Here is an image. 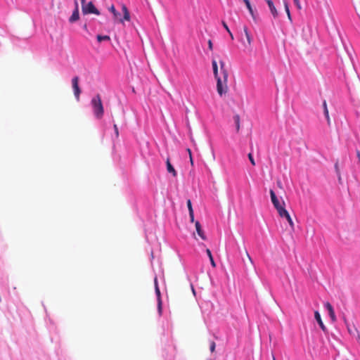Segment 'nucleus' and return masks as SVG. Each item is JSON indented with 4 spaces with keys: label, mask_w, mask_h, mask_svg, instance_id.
Instances as JSON below:
<instances>
[{
    "label": "nucleus",
    "mask_w": 360,
    "mask_h": 360,
    "mask_svg": "<svg viewBox=\"0 0 360 360\" xmlns=\"http://www.w3.org/2000/svg\"><path fill=\"white\" fill-rule=\"evenodd\" d=\"M220 65V74L218 72V65L217 60L213 58L212 60V65L214 77L217 79V90L220 96L226 94L228 91L227 81H228V71L225 68V63L223 60H219Z\"/></svg>",
    "instance_id": "nucleus-1"
},
{
    "label": "nucleus",
    "mask_w": 360,
    "mask_h": 360,
    "mask_svg": "<svg viewBox=\"0 0 360 360\" xmlns=\"http://www.w3.org/2000/svg\"><path fill=\"white\" fill-rule=\"evenodd\" d=\"M75 10L72 12V15L69 18L70 22H75L79 18V6L77 1L75 2Z\"/></svg>",
    "instance_id": "nucleus-9"
},
{
    "label": "nucleus",
    "mask_w": 360,
    "mask_h": 360,
    "mask_svg": "<svg viewBox=\"0 0 360 360\" xmlns=\"http://www.w3.org/2000/svg\"><path fill=\"white\" fill-rule=\"evenodd\" d=\"M326 309L328 311L329 316L332 320L333 322H335L337 319L336 316L335 314L334 309L332 307V305L329 302H326L324 304Z\"/></svg>",
    "instance_id": "nucleus-12"
},
{
    "label": "nucleus",
    "mask_w": 360,
    "mask_h": 360,
    "mask_svg": "<svg viewBox=\"0 0 360 360\" xmlns=\"http://www.w3.org/2000/svg\"><path fill=\"white\" fill-rule=\"evenodd\" d=\"M243 30H244V33H245V35L246 37L248 45H251V44H252V37L250 36V32L248 31V27L246 26H245L243 27Z\"/></svg>",
    "instance_id": "nucleus-17"
},
{
    "label": "nucleus",
    "mask_w": 360,
    "mask_h": 360,
    "mask_svg": "<svg viewBox=\"0 0 360 360\" xmlns=\"http://www.w3.org/2000/svg\"><path fill=\"white\" fill-rule=\"evenodd\" d=\"M187 206H188V209L189 213L190 212L192 213L193 212V207H192L191 200H187Z\"/></svg>",
    "instance_id": "nucleus-24"
},
{
    "label": "nucleus",
    "mask_w": 360,
    "mask_h": 360,
    "mask_svg": "<svg viewBox=\"0 0 360 360\" xmlns=\"http://www.w3.org/2000/svg\"><path fill=\"white\" fill-rule=\"evenodd\" d=\"M113 128H114V130H115V136H116L117 138H118L119 137V130H118V128H117V126L116 124H114Z\"/></svg>",
    "instance_id": "nucleus-28"
},
{
    "label": "nucleus",
    "mask_w": 360,
    "mask_h": 360,
    "mask_svg": "<svg viewBox=\"0 0 360 360\" xmlns=\"http://www.w3.org/2000/svg\"><path fill=\"white\" fill-rule=\"evenodd\" d=\"M81 1V4H82V6H83V5H85V2L86 1L85 0H80Z\"/></svg>",
    "instance_id": "nucleus-33"
},
{
    "label": "nucleus",
    "mask_w": 360,
    "mask_h": 360,
    "mask_svg": "<svg viewBox=\"0 0 360 360\" xmlns=\"http://www.w3.org/2000/svg\"><path fill=\"white\" fill-rule=\"evenodd\" d=\"M215 347H216V344L214 341H212L211 343H210V351L211 352H214V350H215Z\"/></svg>",
    "instance_id": "nucleus-27"
},
{
    "label": "nucleus",
    "mask_w": 360,
    "mask_h": 360,
    "mask_svg": "<svg viewBox=\"0 0 360 360\" xmlns=\"http://www.w3.org/2000/svg\"><path fill=\"white\" fill-rule=\"evenodd\" d=\"M189 217L191 222H194V214L193 212L189 213Z\"/></svg>",
    "instance_id": "nucleus-30"
},
{
    "label": "nucleus",
    "mask_w": 360,
    "mask_h": 360,
    "mask_svg": "<svg viewBox=\"0 0 360 360\" xmlns=\"http://www.w3.org/2000/svg\"><path fill=\"white\" fill-rule=\"evenodd\" d=\"M93 108V112L97 119H101L103 116L104 108L102 103L101 98L99 94H97L91 101Z\"/></svg>",
    "instance_id": "nucleus-2"
},
{
    "label": "nucleus",
    "mask_w": 360,
    "mask_h": 360,
    "mask_svg": "<svg viewBox=\"0 0 360 360\" xmlns=\"http://www.w3.org/2000/svg\"><path fill=\"white\" fill-rule=\"evenodd\" d=\"M314 318L316 320V321L318 322V323H319L320 328H321V330L323 332H326L327 331V328H326V326L323 324V323L322 321V319H321V315H320V314H319V312L318 311H316L314 312Z\"/></svg>",
    "instance_id": "nucleus-13"
},
{
    "label": "nucleus",
    "mask_w": 360,
    "mask_h": 360,
    "mask_svg": "<svg viewBox=\"0 0 360 360\" xmlns=\"http://www.w3.org/2000/svg\"><path fill=\"white\" fill-rule=\"evenodd\" d=\"M98 42H101L103 41H110V37L108 35H97L96 37Z\"/></svg>",
    "instance_id": "nucleus-21"
},
{
    "label": "nucleus",
    "mask_w": 360,
    "mask_h": 360,
    "mask_svg": "<svg viewBox=\"0 0 360 360\" xmlns=\"http://www.w3.org/2000/svg\"><path fill=\"white\" fill-rule=\"evenodd\" d=\"M281 217H284L287 219L290 226L292 229H294V223L292 221V219H291L288 212L285 209L284 210H282L281 213L278 214Z\"/></svg>",
    "instance_id": "nucleus-10"
},
{
    "label": "nucleus",
    "mask_w": 360,
    "mask_h": 360,
    "mask_svg": "<svg viewBox=\"0 0 360 360\" xmlns=\"http://www.w3.org/2000/svg\"><path fill=\"white\" fill-rule=\"evenodd\" d=\"M82 11L83 14L87 15V14H95L96 15H100L99 11L95 7L93 2L90 1L87 4L83 5L82 6Z\"/></svg>",
    "instance_id": "nucleus-6"
},
{
    "label": "nucleus",
    "mask_w": 360,
    "mask_h": 360,
    "mask_svg": "<svg viewBox=\"0 0 360 360\" xmlns=\"http://www.w3.org/2000/svg\"><path fill=\"white\" fill-rule=\"evenodd\" d=\"M247 255H248V259H250V261L251 262H252V259H251L250 256L249 255V254H248V252H247Z\"/></svg>",
    "instance_id": "nucleus-35"
},
{
    "label": "nucleus",
    "mask_w": 360,
    "mask_h": 360,
    "mask_svg": "<svg viewBox=\"0 0 360 360\" xmlns=\"http://www.w3.org/2000/svg\"><path fill=\"white\" fill-rule=\"evenodd\" d=\"M195 226L196 231L198 236L204 240L207 239L206 236L204 233L203 230L202 229L201 225L198 221H195Z\"/></svg>",
    "instance_id": "nucleus-14"
},
{
    "label": "nucleus",
    "mask_w": 360,
    "mask_h": 360,
    "mask_svg": "<svg viewBox=\"0 0 360 360\" xmlns=\"http://www.w3.org/2000/svg\"><path fill=\"white\" fill-rule=\"evenodd\" d=\"M273 359H274V360H276L274 356L273 357Z\"/></svg>",
    "instance_id": "nucleus-37"
},
{
    "label": "nucleus",
    "mask_w": 360,
    "mask_h": 360,
    "mask_svg": "<svg viewBox=\"0 0 360 360\" xmlns=\"http://www.w3.org/2000/svg\"><path fill=\"white\" fill-rule=\"evenodd\" d=\"M293 1H294V4H295L296 7L297 8V9L301 10L302 6H301L300 0H293Z\"/></svg>",
    "instance_id": "nucleus-26"
},
{
    "label": "nucleus",
    "mask_w": 360,
    "mask_h": 360,
    "mask_svg": "<svg viewBox=\"0 0 360 360\" xmlns=\"http://www.w3.org/2000/svg\"><path fill=\"white\" fill-rule=\"evenodd\" d=\"M72 89H73V91H74V94L77 98V100H79V95H80V93H81V90H80V88L79 86V77H75L72 78Z\"/></svg>",
    "instance_id": "nucleus-7"
},
{
    "label": "nucleus",
    "mask_w": 360,
    "mask_h": 360,
    "mask_svg": "<svg viewBox=\"0 0 360 360\" xmlns=\"http://www.w3.org/2000/svg\"><path fill=\"white\" fill-rule=\"evenodd\" d=\"M281 182H278V186H281Z\"/></svg>",
    "instance_id": "nucleus-36"
},
{
    "label": "nucleus",
    "mask_w": 360,
    "mask_h": 360,
    "mask_svg": "<svg viewBox=\"0 0 360 360\" xmlns=\"http://www.w3.org/2000/svg\"><path fill=\"white\" fill-rule=\"evenodd\" d=\"M356 155L359 160V163L360 164V150L359 149L356 150Z\"/></svg>",
    "instance_id": "nucleus-31"
},
{
    "label": "nucleus",
    "mask_w": 360,
    "mask_h": 360,
    "mask_svg": "<svg viewBox=\"0 0 360 360\" xmlns=\"http://www.w3.org/2000/svg\"><path fill=\"white\" fill-rule=\"evenodd\" d=\"M207 44H208L209 49L212 51L213 49V44H212V40L209 39L207 41Z\"/></svg>",
    "instance_id": "nucleus-29"
},
{
    "label": "nucleus",
    "mask_w": 360,
    "mask_h": 360,
    "mask_svg": "<svg viewBox=\"0 0 360 360\" xmlns=\"http://www.w3.org/2000/svg\"><path fill=\"white\" fill-rule=\"evenodd\" d=\"M190 162H191V164L193 165V161L192 156L190 157Z\"/></svg>",
    "instance_id": "nucleus-34"
},
{
    "label": "nucleus",
    "mask_w": 360,
    "mask_h": 360,
    "mask_svg": "<svg viewBox=\"0 0 360 360\" xmlns=\"http://www.w3.org/2000/svg\"><path fill=\"white\" fill-rule=\"evenodd\" d=\"M187 152H188V155H189V157L192 156V155H191V149H190V148H187Z\"/></svg>",
    "instance_id": "nucleus-32"
},
{
    "label": "nucleus",
    "mask_w": 360,
    "mask_h": 360,
    "mask_svg": "<svg viewBox=\"0 0 360 360\" xmlns=\"http://www.w3.org/2000/svg\"><path fill=\"white\" fill-rule=\"evenodd\" d=\"M270 196H271V202L278 214L281 213L282 212V210H284L285 209V202L283 200L280 202L278 200L276 193H274V191L273 190H270Z\"/></svg>",
    "instance_id": "nucleus-4"
},
{
    "label": "nucleus",
    "mask_w": 360,
    "mask_h": 360,
    "mask_svg": "<svg viewBox=\"0 0 360 360\" xmlns=\"http://www.w3.org/2000/svg\"><path fill=\"white\" fill-rule=\"evenodd\" d=\"M166 165H167V172L169 173H171L173 176H174V177L176 176V175H177L175 169L174 168V167L172 165L169 158H167V160L166 161Z\"/></svg>",
    "instance_id": "nucleus-15"
},
{
    "label": "nucleus",
    "mask_w": 360,
    "mask_h": 360,
    "mask_svg": "<svg viewBox=\"0 0 360 360\" xmlns=\"http://www.w3.org/2000/svg\"><path fill=\"white\" fill-rule=\"evenodd\" d=\"M155 291L157 296L158 312L159 316L162 314V301L161 298V292L158 286V278L155 277L154 279Z\"/></svg>",
    "instance_id": "nucleus-5"
},
{
    "label": "nucleus",
    "mask_w": 360,
    "mask_h": 360,
    "mask_svg": "<svg viewBox=\"0 0 360 360\" xmlns=\"http://www.w3.org/2000/svg\"><path fill=\"white\" fill-rule=\"evenodd\" d=\"M283 6H284L285 11L286 12L288 18L291 22L292 21V18H291L290 9H289L288 2L287 0H283Z\"/></svg>",
    "instance_id": "nucleus-16"
},
{
    "label": "nucleus",
    "mask_w": 360,
    "mask_h": 360,
    "mask_svg": "<svg viewBox=\"0 0 360 360\" xmlns=\"http://www.w3.org/2000/svg\"><path fill=\"white\" fill-rule=\"evenodd\" d=\"M122 12L124 14L123 18H121L120 13L116 11L114 5H112L109 7L108 10L113 14L114 20L117 22L123 23L124 20L129 21L130 20V14L127 8V6L123 4L122 6Z\"/></svg>",
    "instance_id": "nucleus-3"
},
{
    "label": "nucleus",
    "mask_w": 360,
    "mask_h": 360,
    "mask_svg": "<svg viewBox=\"0 0 360 360\" xmlns=\"http://www.w3.org/2000/svg\"><path fill=\"white\" fill-rule=\"evenodd\" d=\"M265 1H266V2L267 3V0H265Z\"/></svg>",
    "instance_id": "nucleus-38"
},
{
    "label": "nucleus",
    "mask_w": 360,
    "mask_h": 360,
    "mask_svg": "<svg viewBox=\"0 0 360 360\" xmlns=\"http://www.w3.org/2000/svg\"><path fill=\"white\" fill-rule=\"evenodd\" d=\"M206 253H207V256H208V257L210 259V263H211L212 266L213 267H215L216 266V264H215V262L214 261V259H213V257H212V252H211L210 250V249H207L206 250Z\"/></svg>",
    "instance_id": "nucleus-20"
},
{
    "label": "nucleus",
    "mask_w": 360,
    "mask_h": 360,
    "mask_svg": "<svg viewBox=\"0 0 360 360\" xmlns=\"http://www.w3.org/2000/svg\"><path fill=\"white\" fill-rule=\"evenodd\" d=\"M335 169L336 173L338 175L339 180H340L341 178H340V169H339L338 162H336L335 164Z\"/></svg>",
    "instance_id": "nucleus-25"
},
{
    "label": "nucleus",
    "mask_w": 360,
    "mask_h": 360,
    "mask_svg": "<svg viewBox=\"0 0 360 360\" xmlns=\"http://www.w3.org/2000/svg\"><path fill=\"white\" fill-rule=\"evenodd\" d=\"M222 25H223L224 27L225 28V30H226V32H229V35H230V37H231V39H233V34H232V33H231V32L230 31V30H229V28L228 25H226V23L225 22H224V21H223V22H222Z\"/></svg>",
    "instance_id": "nucleus-22"
},
{
    "label": "nucleus",
    "mask_w": 360,
    "mask_h": 360,
    "mask_svg": "<svg viewBox=\"0 0 360 360\" xmlns=\"http://www.w3.org/2000/svg\"><path fill=\"white\" fill-rule=\"evenodd\" d=\"M243 2L245 3L250 15L252 16V20L255 22H257V20H258V16L255 13V11L253 10L252 6H251V4H250V0H243Z\"/></svg>",
    "instance_id": "nucleus-8"
},
{
    "label": "nucleus",
    "mask_w": 360,
    "mask_h": 360,
    "mask_svg": "<svg viewBox=\"0 0 360 360\" xmlns=\"http://www.w3.org/2000/svg\"><path fill=\"white\" fill-rule=\"evenodd\" d=\"M233 120H234V122H235V124H236V131L237 132L239 131L240 130V116L239 115H235L234 117H233Z\"/></svg>",
    "instance_id": "nucleus-19"
},
{
    "label": "nucleus",
    "mask_w": 360,
    "mask_h": 360,
    "mask_svg": "<svg viewBox=\"0 0 360 360\" xmlns=\"http://www.w3.org/2000/svg\"><path fill=\"white\" fill-rule=\"evenodd\" d=\"M248 156V159H249L250 162H251L252 165L255 166V162L253 158L252 154L251 153H250Z\"/></svg>",
    "instance_id": "nucleus-23"
},
{
    "label": "nucleus",
    "mask_w": 360,
    "mask_h": 360,
    "mask_svg": "<svg viewBox=\"0 0 360 360\" xmlns=\"http://www.w3.org/2000/svg\"><path fill=\"white\" fill-rule=\"evenodd\" d=\"M267 5L273 17L274 18H277L278 17V12L274 6V2L271 0H267Z\"/></svg>",
    "instance_id": "nucleus-11"
},
{
    "label": "nucleus",
    "mask_w": 360,
    "mask_h": 360,
    "mask_svg": "<svg viewBox=\"0 0 360 360\" xmlns=\"http://www.w3.org/2000/svg\"><path fill=\"white\" fill-rule=\"evenodd\" d=\"M323 110H324V115H325L326 118L327 120V122H328V124H330V120L328 110L327 104H326V101L323 102Z\"/></svg>",
    "instance_id": "nucleus-18"
}]
</instances>
